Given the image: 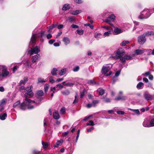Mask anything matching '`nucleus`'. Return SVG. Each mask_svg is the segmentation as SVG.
I'll return each instance as SVG.
<instances>
[{
	"mask_svg": "<svg viewBox=\"0 0 154 154\" xmlns=\"http://www.w3.org/2000/svg\"><path fill=\"white\" fill-rule=\"evenodd\" d=\"M32 102L35 103V102L34 100H31L28 99L26 98L25 99V101L22 103L20 105V109L22 110H25L26 108L29 109H32L34 108V106L32 105L31 103Z\"/></svg>",
	"mask_w": 154,
	"mask_h": 154,
	"instance_id": "1",
	"label": "nucleus"
},
{
	"mask_svg": "<svg viewBox=\"0 0 154 154\" xmlns=\"http://www.w3.org/2000/svg\"><path fill=\"white\" fill-rule=\"evenodd\" d=\"M154 35V32L148 31L139 36L138 38V42L140 44H143L146 41V36Z\"/></svg>",
	"mask_w": 154,
	"mask_h": 154,
	"instance_id": "2",
	"label": "nucleus"
},
{
	"mask_svg": "<svg viewBox=\"0 0 154 154\" xmlns=\"http://www.w3.org/2000/svg\"><path fill=\"white\" fill-rule=\"evenodd\" d=\"M150 11L148 9H145L143 11L141 12L140 15L138 18L140 19H146L150 15Z\"/></svg>",
	"mask_w": 154,
	"mask_h": 154,
	"instance_id": "3",
	"label": "nucleus"
},
{
	"mask_svg": "<svg viewBox=\"0 0 154 154\" xmlns=\"http://www.w3.org/2000/svg\"><path fill=\"white\" fill-rule=\"evenodd\" d=\"M110 69V68L109 65H106L103 66L102 69V72L103 74H106V76H109L112 73L111 71H109Z\"/></svg>",
	"mask_w": 154,
	"mask_h": 154,
	"instance_id": "4",
	"label": "nucleus"
},
{
	"mask_svg": "<svg viewBox=\"0 0 154 154\" xmlns=\"http://www.w3.org/2000/svg\"><path fill=\"white\" fill-rule=\"evenodd\" d=\"M40 47L38 46H36L35 47L32 48L30 50L28 51V54L31 56L34 54H38L40 52Z\"/></svg>",
	"mask_w": 154,
	"mask_h": 154,
	"instance_id": "5",
	"label": "nucleus"
},
{
	"mask_svg": "<svg viewBox=\"0 0 154 154\" xmlns=\"http://www.w3.org/2000/svg\"><path fill=\"white\" fill-rule=\"evenodd\" d=\"M115 18L116 17L114 14H111L109 15L106 19L104 20V21L109 23L111 25H113L111 22L114 20Z\"/></svg>",
	"mask_w": 154,
	"mask_h": 154,
	"instance_id": "6",
	"label": "nucleus"
},
{
	"mask_svg": "<svg viewBox=\"0 0 154 154\" xmlns=\"http://www.w3.org/2000/svg\"><path fill=\"white\" fill-rule=\"evenodd\" d=\"M9 74V72L8 70L7 69L6 67L3 69L1 73H0V77L2 78H5L7 77Z\"/></svg>",
	"mask_w": 154,
	"mask_h": 154,
	"instance_id": "7",
	"label": "nucleus"
},
{
	"mask_svg": "<svg viewBox=\"0 0 154 154\" xmlns=\"http://www.w3.org/2000/svg\"><path fill=\"white\" fill-rule=\"evenodd\" d=\"M149 51V53L151 52L150 50H147L146 49H137L134 51V53L136 55H141L143 54L145 52H147Z\"/></svg>",
	"mask_w": 154,
	"mask_h": 154,
	"instance_id": "8",
	"label": "nucleus"
},
{
	"mask_svg": "<svg viewBox=\"0 0 154 154\" xmlns=\"http://www.w3.org/2000/svg\"><path fill=\"white\" fill-rule=\"evenodd\" d=\"M25 62L23 63L24 66L26 69L29 68H32V63L31 61L28 60H26L25 61Z\"/></svg>",
	"mask_w": 154,
	"mask_h": 154,
	"instance_id": "9",
	"label": "nucleus"
},
{
	"mask_svg": "<svg viewBox=\"0 0 154 154\" xmlns=\"http://www.w3.org/2000/svg\"><path fill=\"white\" fill-rule=\"evenodd\" d=\"M32 85H30L29 87H27L26 89V93L30 96H32Z\"/></svg>",
	"mask_w": 154,
	"mask_h": 154,
	"instance_id": "10",
	"label": "nucleus"
},
{
	"mask_svg": "<svg viewBox=\"0 0 154 154\" xmlns=\"http://www.w3.org/2000/svg\"><path fill=\"white\" fill-rule=\"evenodd\" d=\"M143 96L147 100H151L153 98V96L148 93H145L143 94Z\"/></svg>",
	"mask_w": 154,
	"mask_h": 154,
	"instance_id": "11",
	"label": "nucleus"
},
{
	"mask_svg": "<svg viewBox=\"0 0 154 154\" xmlns=\"http://www.w3.org/2000/svg\"><path fill=\"white\" fill-rule=\"evenodd\" d=\"M40 56L39 54H37L32 56L31 58L32 61V63L37 62L39 58H40Z\"/></svg>",
	"mask_w": 154,
	"mask_h": 154,
	"instance_id": "12",
	"label": "nucleus"
},
{
	"mask_svg": "<svg viewBox=\"0 0 154 154\" xmlns=\"http://www.w3.org/2000/svg\"><path fill=\"white\" fill-rule=\"evenodd\" d=\"M110 57L112 58H114L115 59H117L120 58V60L121 61V62L122 63H125L126 60L124 56V57H123L122 56L121 57L116 56H112Z\"/></svg>",
	"mask_w": 154,
	"mask_h": 154,
	"instance_id": "13",
	"label": "nucleus"
},
{
	"mask_svg": "<svg viewBox=\"0 0 154 154\" xmlns=\"http://www.w3.org/2000/svg\"><path fill=\"white\" fill-rule=\"evenodd\" d=\"M36 38V35L35 34L34 31H33L32 33V36L31 39V40L30 43L32 44H35V40Z\"/></svg>",
	"mask_w": 154,
	"mask_h": 154,
	"instance_id": "14",
	"label": "nucleus"
},
{
	"mask_svg": "<svg viewBox=\"0 0 154 154\" xmlns=\"http://www.w3.org/2000/svg\"><path fill=\"white\" fill-rule=\"evenodd\" d=\"M143 125L146 127H150V121L147 119H145L143 123Z\"/></svg>",
	"mask_w": 154,
	"mask_h": 154,
	"instance_id": "15",
	"label": "nucleus"
},
{
	"mask_svg": "<svg viewBox=\"0 0 154 154\" xmlns=\"http://www.w3.org/2000/svg\"><path fill=\"white\" fill-rule=\"evenodd\" d=\"M124 51L122 48L118 49L116 51V54L118 56L115 55V56L121 57L123 55Z\"/></svg>",
	"mask_w": 154,
	"mask_h": 154,
	"instance_id": "16",
	"label": "nucleus"
},
{
	"mask_svg": "<svg viewBox=\"0 0 154 154\" xmlns=\"http://www.w3.org/2000/svg\"><path fill=\"white\" fill-rule=\"evenodd\" d=\"M114 32L115 34L118 35L123 32V31L120 29L116 27L114 30Z\"/></svg>",
	"mask_w": 154,
	"mask_h": 154,
	"instance_id": "17",
	"label": "nucleus"
},
{
	"mask_svg": "<svg viewBox=\"0 0 154 154\" xmlns=\"http://www.w3.org/2000/svg\"><path fill=\"white\" fill-rule=\"evenodd\" d=\"M28 80V77L26 76L25 77L23 78V80H20L19 83V85H20L22 84H25Z\"/></svg>",
	"mask_w": 154,
	"mask_h": 154,
	"instance_id": "18",
	"label": "nucleus"
},
{
	"mask_svg": "<svg viewBox=\"0 0 154 154\" xmlns=\"http://www.w3.org/2000/svg\"><path fill=\"white\" fill-rule=\"evenodd\" d=\"M63 41L64 42V44L66 45H67L70 42L69 39L66 37H64L63 39Z\"/></svg>",
	"mask_w": 154,
	"mask_h": 154,
	"instance_id": "19",
	"label": "nucleus"
},
{
	"mask_svg": "<svg viewBox=\"0 0 154 154\" xmlns=\"http://www.w3.org/2000/svg\"><path fill=\"white\" fill-rule=\"evenodd\" d=\"M126 97L125 96H119L117 97L115 99L116 100H125L126 99Z\"/></svg>",
	"mask_w": 154,
	"mask_h": 154,
	"instance_id": "20",
	"label": "nucleus"
},
{
	"mask_svg": "<svg viewBox=\"0 0 154 154\" xmlns=\"http://www.w3.org/2000/svg\"><path fill=\"white\" fill-rule=\"evenodd\" d=\"M97 92L100 95H102L104 94L105 91L104 89L100 88L97 90Z\"/></svg>",
	"mask_w": 154,
	"mask_h": 154,
	"instance_id": "21",
	"label": "nucleus"
},
{
	"mask_svg": "<svg viewBox=\"0 0 154 154\" xmlns=\"http://www.w3.org/2000/svg\"><path fill=\"white\" fill-rule=\"evenodd\" d=\"M53 118L56 119H58L60 118V116L57 111H56L53 113Z\"/></svg>",
	"mask_w": 154,
	"mask_h": 154,
	"instance_id": "22",
	"label": "nucleus"
},
{
	"mask_svg": "<svg viewBox=\"0 0 154 154\" xmlns=\"http://www.w3.org/2000/svg\"><path fill=\"white\" fill-rule=\"evenodd\" d=\"M58 69L56 68H53L51 71V74L53 76H55L57 75V72Z\"/></svg>",
	"mask_w": 154,
	"mask_h": 154,
	"instance_id": "23",
	"label": "nucleus"
},
{
	"mask_svg": "<svg viewBox=\"0 0 154 154\" xmlns=\"http://www.w3.org/2000/svg\"><path fill=\"white\" fill-rule=\"evenodd\" d=\"M144 84L142 82H139L137 85V88L138 89H141L143 88Z\"/></svg>",
	"mask_w": 154,
	"mask_h": 154,
	"instance_id": "24",
	"label": "nucleus"
},
{
	"mask_svg": "<svg viewBox=\"0 0 154 154\" xmlns=\"http://www.w3.org/2000/svg\"><path fill=\"white\" fill-rule=\"evenodd\" d=\"M66 69H63L59 70L58 72L60 76L65 74L66 73Z\"/></svg>",
	"mask_w": 154,
	"mask_h": 154,
	"instance_id": "25",
	"label": "nucleus"
},
{
	"mask_svg": "<svg viewBox=\"0 0 154 154\" xmlns=\"http://www.w3.org/2000/svg\"><path fill=\"white\" fill-rule=\"evenodd\" d=\"M57 25V24H55L48 27L47 28L49 29L48 32H51V30L55 28Z\"/></svg>",
	"mask_w": 154,
	"mask_h": 154,
	"instance_id": "26",
	"label": "nucleus"
},
{
	"mask_svg": "<svg viewBox=\"0 0 154 154\" xmlns=\"http://www.w3.org/2000/svg\"><path fill=\"white\" fill-rule=\"evenodd\" d=\"M70 8V5L68 4H66L63 5L62 8V10L64 11H66L69 9Z\"/></svg>",
	"mask_w": 154,
	"mask_h": 154,
	"instance_id": "27",
	"label": "nucleus"
},
{
	"mask_svg": "<svg viewBox=\"0 0 154 154\" xmlns=\"http://www.w3.org/2000/svg\"><path fill=\"white\" fill-rule=\"evenodd\" d=\"M82 11L80 10H77L76 11H73L70 12V13L73 15H77L81 13Z\"/></svg>",
	"mask_w": 154,
	"mask_h": 154,
	"instance_id": "28",
	"label": "nucleus"
},
{
	"mask_svg": "<svg viewBox=\"0 0 154 154\" xmlns=\"http://www.w3.org/2000/svg\"><path fill=\"white\" fill-rule=\"evenodd\" d=\"M7 116V115L6 113H4L2 115H0V119L2 120H4L6 119Z\"/></svg>",
	"mask_w": 154,
	"mask_h": 154,
	"instance_id": "29",
	"label": "nucleus"
},
{
	"mask_svg": "<svg viewBox=\"0 0 154 154\" xmlns=\"http://www.w3.org/2000/svg\"><path fill=\"white\" fill-rule=\"evenodd\" d=\"M45 32L43 31H41L40 32L38 33L37 35V36L39 37H42L44 35Z\"/></svg>",
	"mask_w": 154,
	"mask_h": 154,
	"instance_id": "30",
	"label": "nucleus"
},
{
	"mask_svg": "<svg viewBox=\"0 0 154 154\" xmlns=\"http://www.w3.org/2000/svg\"><path fill=\"white\" fill-rule=\"evenodd\" d=\"M61 93L63 95H67L70 94V91L69 90H66L64 91H62Z\"/></svg>",
	"mask_w": 154,
	"mask_h": 154,
	"instance_id": "31",
	"label": "nucleus"
},
{
	"mask_svg": "<svg viewBox=\"0 0 154 154\" xmlns=\"http://www.w3.org/2000/svg\"><path fill=\"white\" fill-rule=\"evenodd\" d=\"M37 83H43L45 82L46 81L45 80L41 78H38Z\"/></svg>",
	"mask_w": 154,
	"mask_h": 154,
	"instance_id": "32",
	"label": "nucleus"
},
{
	"mask_svg": "<svg viewBox=\"0 0 154 154\" xmlns=\"http://www.w3.org/2000/svg\"><path fill=\"white\" fill-rule=\"evenodd\" d=\"M49 85L48 84H46L44 86V91L45 93H47L49 89Z\"/></svg>",
	"mask_w": 154,
	"mask_h": 154,
	"instance_id": "33",
	"label": "nucleus"
},
{
	"mask_svg": "<svg viewBox=\"0 0 154 154\" xmlns=\"http://www.w3.org/2000/svg\"><path fill=\"white\" fill-rule=\"evenodd\" d=\"M6 102V99H3L0 102V107H2V105L5 104Z\"/></svg>",
	"mask_w": 154,
	"mask_h": 154,
	"instance_id": "34",
	"label": "nucleus"
},
{
	"mask_svg": "<svg viewBox=\"0 0 154 154\" xmlns=\"http://www.w3.org/2000/svg\"><path fill=\"white\" fill-rule=\"evenodd\" d=\"M129 43V41L126 40L122 42V45L123 46H125L126 44H128Z\"/></svg>",
	"mask_w": 154,
	"mask_h": 154,
	"instance_id": "35",
	"label": "nucleus"
},
{
	"mask_svg": "<svg viewBox=\"0 0 154 154\" xmlns=\"http://www.w3.org/2000/svg\"><path fill=\"white\" fill-rule=\"evenodd\" d=\"M85 89H84L82 91L80 92V98H82L85 95Z\"/></svg>",
	"mask_w": 154,
	"mask_h": 154,
	"instance_id": "36",
	"label": "nucleus"
},
{
	"mask_svg": "<svg viewBox=\"0 0 154 154\" xmlns=\"http://www.w3.org/2000/svg\"><path fill=\"white\" fill-rule=\"evenodd\" d=\"M112 30H108V31L105 32L104 33V35L105 36H109L111 34V31Z\"/></svg>",
	"mask_w": 154,
	"mask_h": 154,
	"instance_id": "37",
	"label": "nucleus"
},
{
	"mask_svg": "<svg viewBox=\"0 0 154 154\" xmlns=\"http://www.w3.org/2000/svg\"><path fill=\"white\" fill-rule=\"evenodd\" d=\"M78 96V94L77 93H76V95L75 96V99L73 102V103H76L78 102V99L77 98Z\"/></svg>",
	"mask_w": 154,
	"mask_h": 154,
	"instance_id": "38",
	"label": "nucleus"
},
{
	"mask_svg": "<svg viewBox=\"0 0 154 154\" xmlns=\"http://www.w3.org/2000/svg\"><path fill=\"white\" fill-rule=\"evenodd\" d=\"M101 34L100 33H96L94 35V37L96 38H99L101 36Z\"/></svg>",
	"mask_w": 154,
	"mask_h": 154,
	"instance_id": "39",
	"label": "nucleus"
},
{
	"mask_svg": "<svg viewBox=\"0 0 154 154\" xmlns=\"http://www.w3.org/2000/svg\"><path fill=\"white\" fill-rule=\"evenodd\" d=\"M86 125L87 126L91 125L94 126V124L92 120H90L87 122L86 124Z\"/></svg>",
	"mask_w": 154,
	"mask_h": 154,
	"instance_id": "40",
	"label": "nucleus"
},
{
	"mask_svg": "<svg viewBox=\"0 0 154 154\" xmlns=\"http://www.w3.org/2000/svg\"><path fill=\"white\" fill-rule=\"evenodd\" d=\"M37 94L39 96H42L43 95L44 93L42 90H40L37 92Z\"/></svg>",
	"mask_w": 154,
	"mask_h": 154,
	"instance_id": "41",
	"label": "nucleus"
},
{
	"mask_svg": "<svg viewBox=\"0 0 154 154\" xmlns=\"http://www.w3.org/2000/svg\"><path fill=\"white\" fill-rule=\"evenodd\" d=\"M50 90L51 91L53 92L52 93H55V92H57L58 90H57V91H56V89L55 87H51V88Z\"/></svg>",
	"mask_w": 154,
	"mask_h": 154,
	"instance_id": "42",
	"label": "nucleus"
},
{
	"mask_svg": "<svg viewBox=\"0 0 154 154\" xmlns=\"http://www.w3.org/2000/svg\"><path fill=\"white\" fill-rule=\"evenodd\" d=\"M20 103V101L19 100L15 103L13 105V107L14 108H15Z\"/></svg>",
	"mask_w": 154,
	"mask_h": 154,
	"instance_id": "43",
	"label": "nucleus"
},
{
	"mask_svg": "<svg viewBox=\"0 0 154 154\" xmlns=\"http://www.w3.org/2000/svg\"><path fill=\"white\" fill-rule=\"evenodd\" d=\"M77 33L79 35H82L83 34V30H78L76 31Z\"/></svg>",
	"mask_w": 154,
	"mask_h": 154,
	"instance_id": "44",
	"label": "nucleus"
},
{
	"mask_svg": "<svg viewBox=\"0 0 154 154\" xmlns=\"http://www.w3.org/2000/svg\"><path fill=\"white\" fill-rule=\"evenodd\" d=\"M49 82L50 83H53L55 82V81L53 79L52 76H51L49 78Z\"/></svg>",
	"mask_w": 154,
	"mask_h": 154,
	"instance_id": "45",
	"label": "nucleus"
},
{
	"mask_svg": "<svg viewBox=\"0 0 154 154\" xmlns=\"http://www.w3.org/2000/svg\"><path fill=\"white\" fill-rule=\"evenodd\" d=\"M150 127L154 126V119H152L150 121Z\"/></svg>",
	"mask_w": 154,
	"mask_h": 154,
	"instance_id": "46",
	"label": "nucleus"
},
{
	"mask_svg": "<svg viewBox=\"0 0 154 154\" xmlns=\"http://www.w3.org/2000/svg\"><path fill=\"white\" fill-rule=\"evenodd\" d=\"M150 72H145L144 74H143L142 75V76H147L149 75L150 74Z\"/></svg>",
	"mask_w": 154,
	"mask_h": 154,
	"instance_id": "47",
	"label": "nucleus"
},
{
	"mask_svg": "<svg viewBox=\"0 0 154 154\" xmlns=\"http://www.w3.org/2000/svg\"><path fill=\"white\" fill-rule=\"evenodd\" d=\"M68 20L70 22H72L73 21H74V18L72 17H68Z\"/></svg>",
	"mask_w": 154,
	"mask_h": 154,
	"instance_id": "48",
	"label": "nucleus"
},
{
	"mask_svg": "<svg viewBox=\"0 0 154 154\" xmlns=\"http://www.w3.org/2000/svg\"><path fill=\"white\" fill-rule=\"evenodd\" d=\"M103 101L106 103H109L110 102V100L109 98H103Z\"/></svg>",
	"mask_w": 154,
	"mask_h": 154,
	"instance_id": "49",
	"label": "nucleus"
},
{
	"mask_svg": "<svg viewBox=\"0 0 154 154\" xmlns=\"http://www.w3.org/2000/svg\"><path fill=\"white\" fill-rule=\"evenodd\" d=\"M103 27L106 29L107 30H112V29L107 26H103Z\"/></svg>",
	"mask_w": 154,
	"mask_h": 154,
	"instance_id": "50",
	"label": "nucleus"
},
{
	"mask_svg": "<svg viewBox=\"0 0 154 154\" xmlns=\"http://www.w3.org/2000/svg\"><path fill=\"white\" fill-rule=\"evenodd\" d=\"M85 26H89L91 29H93V26L90 23H88L87 24H86L85 25Z\"/></svg>",
	"mask_w": 154,
	"mask_h": 154,
	"instance_id": "51",
	"label": "nucleus"
},
{
	"mask_svg": "<svg viewBox=\"0 0 154 154\" xmlns=\"http://www.w3.org/2000/svg\"><path fill=\"white\" fill-rule=\"evenodd\" d=\"M63 140L62 139H60L59 141H57L56 143V144H60L63 143Z\"/></svg>",
	"mask_w": 154,
	"mask_h": 154,
	"instance_id": "52",
	"label": "nucleus"
},
{
	"mask_svg": "<svg viewBox=\"0 0 154 154\" xmlns=\"http://www.w3.org/2000/svg\"><path fill=\"white\" fill-rule=\"evenodd\" d=\"M73 85H74L73 83H70V82L67 83L66 84H65V85H66V86H70V87L72 86Z\"/></svg>",
	"mask_w": 154,
	"mask_h": 154,
	"instance_id": "53",
	"label": "nucleus"
},
{
	"mask_svg": "<svg viewBox=\"0 0 154 154\" xmlns=\"http://www.w3.org/2000/svg\"><path fill=\"white\" fill-rule=\"evenodd\" d=\"M79 67L78 66H76L73 69V71L75 72L78 71L79 69Z\"/></svg>",
	"mask_w": 154,
	"mask_h": 154,
	"instance_id": "54",
	"label": "nucleus"
},
{
	"mask_svg": "<svg viewBox=\"0 0 154 154\" xmlns=\"http://www.w3.org/2000/svg\"><path fill=\"white\" fill-rule=\"evenodd\" d=\"M65 112V108L64 107L62 108L60 111L61 114H63Z\"/></svg>",
	"mask_w": 154,
	"mask_h": 154,
	"instance_id": "55",
	"label": "nucleus"
},
{
	"mask_svg": "<svg viewBox=\"0 0 154 154\" xmlns=\"http://www.w3.org/2000/svg\"><path fill=\"white\" fill-rule=\"evenodd\" d=\"M124 56L125 59V60H129L131 59V56H128V55H125Z\"/></svg>",
	"mask_w": 154,
	"mask_h": 154,
	"instance_id": "56",
	"label": "nucleus"
},
{
	"mask_svg": "<svg viewBox=\"0 0 154 154\" xmlns=\"http://www.w3.org/2000/svg\"><path fill=\"white\" fill-rule=\"evenodd\" d=\"M74 2L76 3L81 4L82 3V0H74Z\"/></svg>",
	"mask_w": 154,
	"mask_h": 154,
	"instance_id": "57",
	"label": "nucleus"
},
{
	"mask_svg": "<svg viewBox=\"0 0 154 154\" xmlns=\"http://www.w3.org/2000/svg\"><path fill=\"white\" fill-rule=\"evenodd\" d=\"M56 87H58L60 89H62L63 88V86L61 84L59 83L56 85Z\"/></svg>",
	"mask_w": 154,
	"mask_h": 154,
	"instance_id": "58",
	"label": "nucleus"
},
{
	"mask_svg": "<svg viewBox=\"0 0 154 154\" xmlns=\"http://www.w3.org/2000/svg\"><path fill=\"white\" fill-rule=\"evenodd\" d=\"M133 111L137 115H139L140 114V111L138 109H134Z\"/></svg>",
	"mask_w": 154,
	"mask_h": 154,
	"instance_id": "59",
	"label": "nucleus"
},
{
	"mask_svg": "<svg viewBox=\"0 0 154 154\" xmlns=\"http://www.w3.org/2000/svg\"><path fill=\"white\" fill-rule=\"evenodd\" d=\"M99 103V101L98 100H94L92 102V104L93 105V106H95L96 104Z\"/></svg>",
	"mask_w": 154,
	"mask_h": 154,
	"instance_id": "60",
	"label": "nucleus"
},
{
	"mask_svg": "<svg viewBox=\"0 0 154 154\" xmlns=\"http://www.w3.org/2000/svg\"><path fill=\"white\" fill-rule=\"evenodd\" d=\"M120 70L117 71L115 74V76L116 77H117L119 75L120 73Z\"/></svg>",
	"mask_w": 154,
	"mask_h": 154,
	"instance_id": "61",
	"label": "nucleus"
},
{
	"mask_svg": "<svg viewBox=\"0 0 154 154\" xmlns=\"http://www.w3.org/2000/svg\"><path fill=\"white\" fill-rule=\"evenodd\" d=\"M55 42V40L54 39H51L49 41L48 43L49 44L51 45Z\"/></svg>",
	"mask_w": 154,
	"mask_h": 154,
	"instance_id": "62",
	"label": "nucleus"
},
{
	"mask_svg": "<svg viewBox=\"0 0 154 154\" xmlns=\"http://www.w3.org/2000/svg\"><path fill=\"white\" fill-rule=\"evenodd\" d=\"M117 113L119 114L123 115L125 113V112L122 111H119L117 112Z\"/></svg>",
	"mask_w": 154,
	"mask_h": 154,
	"instance_id": "63",
	"label": "nucleus"
},
{
	"mask_svg": "<svg viewBox=\"0 0 154 154\" xmlns=\"http://www.w3.org/2000/svg\"><path fill=\"white\" fill-rule=\"evenodd\" d=\"M71 27L73 28H78L79 27V26L78 25L75 24H72L71 26Z\"/></svg>",
	"mask_w": 154,
	"mask_h": 154,
	"instance_id": "64",
	"label": "nucleus"
}]
</instances>
